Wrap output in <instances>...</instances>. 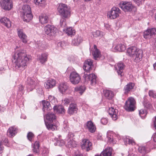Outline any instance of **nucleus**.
<instances>
[{"instance_id": "nucleus-1", "label": "nucleus", "mask_w": 156, "mask_h": 156, "mask_svg": "<svg viewBox=\"0 0 156 156\" xmlns=\"http://www.w3.org/2000/svg\"><path fill=\"white\" fill-rule=\"evenodd\" d=\"M13 58L16 60V68L20 70L24 69L30 59V56L27 54L25 51L21 49L15 51Z\"/></svg>"}, {"instance_id": "nucleus-2", "label": "nucleus", "mask_w": 156, "mask_h": 156, "mask_svg": "<svg viewBox=\"0 0 156 156\" xmlns=\"http://www.w3.org/2000/svg\"><path fill=\"white\" fill-rule=\"evenodd\" d=\"M57 10L59 15L62 18L61 20L60 25L62 27L66 25L65 19L68 18L70 16V9L67 5L60 3L58 5Z\"/></svg>"}, {"instance_id": "nucleus-3", "label": "nucleus", "mask_w": 156, "mask_h": 156, "mask_svg": "<svg viewBox=\"0 0 156 156\" xmlns=\"http://www.w3.org/2000/svg\"><path fill=\"white\" fill-rule=\"evenodd\" d=\"M127 52L132 57L135 62H139L142 60L143 55L141 50L138 49L135 47H132L128 48Z\"/></svg>"}, {"instance_id": "nucleus-4", "label": "nucleus", "mask_w": 156, "mask_h": 156, "mask_svg": "<svg viewBox=\"0 0 156 156\" xmlns=\"http://www.w3.org/2000/svg\"><path fill=\"white\" fill-rule=\"evenodd\" d=\"M136 101L132 97L129 98L126 101L124 106V108L128 112L134 111L135 108Z\"/></svg>"}, {"instance_id": "nucleus-5", "label": "nucleus", "mask_w": 156, "mask_h": 156, "mask_svg": "<svg viewBox=\"0 0 156 156\" xmlns=\"http://www.w3.org/2000/svg\"><path fill=\"white\" fill-rule=\"evenodd\" d=\"M44 30L46 34L49 36H51L55 35L57 29L54 26L48 24L45 27Z\"/></svg>"}, {"instance_id": "nucleus-6", "label": "nucleus", "mask_w": 156, "mask_h": 156, "mask_svg": "<svg viewBox=\"0 0 156 156\" xmlns=\"http://www.w3.org/2000/svg\"><path fill=\"white\" fill-rule=\"evenodd\" d=\"M83 78L85 82H89L91 85H94L96 83V76L93 73L88 75L84 73Z\"/></svg>"}, {"instance_id": "nucleus-7", "label": "nucleus", "mask_w": 156, "mask_h": 156, "mask_svg": "<svg viewBox=\"0 0 156 156\" xmlns=\"http://www.w3.org/2000/svg\"><path fill=\"white\" fill-rule=\"evenodd\" d=\"M1 6L5 11H9L12 8L13 4L11 0H0Z\"/></svg>"}, {"instance_id": "nucleus-8", "label": "nucleus", "mask_w": 156, "mask_h": 156, "mask_svg": "<svg viewBox=\"0 0 156 156\" xmlns=\"http://www.w3.org/2000/svg\"><path fill=\"white\" fill-rule=\"evenodd\" d=\"M69 80L73 84H77L80 82L81 77L77 73L72 72L70 74Z\"/></svg>"}, {"instance_id": "nucleus-9", "label": "nucleus", "mask_w": 156, "mask_h": 156, "mask_svg": "<svg viewBox=\"0 0 156 156\" xmlns=\"http://www.w3.org/2000/svg\"><path fill=\"white\" fill-rule=\"evenodd\" d=\"M119 5L125 12H130L133 8V5L130 2H122L119 3Z\"/></svg>"}, {"instance_id": "nucleus-10", "label": "nucleus", "mask_w": 156, "mask_h": 156, "mask_svg": "<svg viewBox=\"0 0 156 156\" xmlns=\"http://www.w3.org/2000/svg\"><path fill=\"white\" fill-rule=\"evenodd\" d=\"M156 34V28H149L144 32V37L147 39H150Z\"/></svg>"}, {"instance_id": "nucleus-11", "label": "nucleus", "mask_w": 156, "mask_h": 156, "mask_svg": "<svg viewBox=\"0 0 156 156\" xmlns=\"http://www.w3.org/2000/svg\"><path fill=\"white\" fill-rule=\"evenodd\" d=\"M119 9L115 7H113L110 12L108 13V16L111 19H115L119 16L120 13Z\"/></svg>"}, {"instance_id": "nucleus-12", "label": "nucleus", "mask_w": 156, "mask_h": 156, "mask_svg": "<svg viewBox=\"0 0 156 156\" xmlns=\"http://www.w3.org/2000/svg\"><path fill=\"white\" fill-rule=\"evenodd\" d=\"M92 144L88 140L84 139L81 142V147L83 150L88 151L92 149Z\"/></svg>"}, {"instance_id": "nucleus-13", "label": "nucleus", "mask_w": 156, "mask_h": 156, "mask_svg": "<svg viewBox=\"0 0 156 156\" xmlns=\"http://www.w3.org/2000/svg\"><path fill=\"white\" fill-rule=\"evenodd\" d=\"M77 110V105L76 103H72L69 105L68 112L70 115H73L75 113H76Z\"/></svg>"}, {"instance_id": "nucleus-14", "label": "nucleus", "mask_w": 156, "mask_h": 156, "mask_svg": "<svg viewBox=\"0 0 156 156\" xmlns=\"http://www.w3.org/2000/svg\"><path fill=\"white\" fill-rule=\"evenodd\" d=\"M125 66L124 63L122 62H119L117 65L116 68L117 70V73L119 75L121 76H122L124 74L123 73V70L124 69Z\"/></svg>"}, {"instance_id": "nucleus-15", "label": "nucleus", "mask_w": 156, "mask_h": 156, "mask_svg": "<svg viewBox=\"0 0 156 156\" xmlns=\"http://www.w3.org/2000/svg\"><path fill=\"white\" fill-rule=\"evenodd\" d=\"M56 116L52 112H49L46 115V122L52 123V122H55Z\"/></svg>"}, {"instance_id": "nucleus-16", "label": "nucleus", "mask_w": 156, "mask_h": 156, "mask_svg": "<svg viewBox=\"0 0 156 156\" xmlns=\"http://www.w3.org/2000/svg\"><path fill=\"white\" fill-rule=\"evenodd\" d=\"M56 83V81L54 79H49L46 82L44 83V86L46 88L49 89L54 87Z\"/></svg>"}, {"instance_id": "nucleus-17", "label": "nucleus", "mask_w": 156, "mask_h": 156, "mask_svg": "<svg viewBox=\"0 0 156 156\" xmlns=\"http://www.w3.org/2000/svg\"><path fill=\"white\" fill-rule=\"evenodd\" d=\"M27 87L30 91H31L34 89L36 85V82L33 79L30 78L28 79Z\"/></svg>"}, {"instance_id": "nucleus-18", "label": "nucleus", "mask_w": 156, "mask_h": 156, "mask_svg": "<svg viewBox=\"0 0 156 156\" xmlns=\"http://www.w3.org/2000/svg\"><path fill=\"white\" fill-rule=\"evenodd\" d=\"M108 113L114 120H115L117 119V110L113 108H109L108 111Z\"/></svg>"}, {"instance_id": "nucleus-19", "label": "nucleus", "mask_w": 156, "mask_h": 156, "mask_svg": "<svg viewBox=\"0 0 156 156\" xmlns=\"http://www.w3.org/2000/svg\"><path fill=\"white\" fill-rule=\"evenodd\" d=\"M42 104L43 105L42 110L44 112H46L51 109L52 108L49 102L43 100L42 101Z\"/></svg>"}, {"instance_id": "nucleus-20", "label": "nucleus", "mask_w": 156, "mask_h": 156, "mask_svg": "<svg viewBox=\"0 0 156 156\" xmlns=\"http://www.w3.org/2000/svg\"><path fill=\"white\" fill-rule=\"evenodd\" d=\"M18 34L23 43H26L27 42V36L23 33L22 30H20L18 31Z\"/></svg>"}, {"instance_id": "nucleus-21", "label": "nucleus", "mask_w": 156, "mask_h": 156, "mask_svg": "<svg viewBox=\"0 0 156 156\" xmlns=\"http://www.w3.org/2000/svg\"><path fill=\"white\" fill-rule=\"evenodd\" d=\"M86 126L90 132L92 133L95 132L96 130V127L91 121L87 122V123Z\"/></svg>"}, {"instance_id": "nucleus-22", "label": "nucleus", "mask_w": 156, "mask_h": 156, "mask_svg": "<svg viewBox=\"0 0 156 156\" xmlns=\"http://www.w3.org/2000/svg\"><path fill=\"white\" fill-rule=\"evenodd\" d=\"M58 87L60 92L63 94L68 89L69 86L66 83H62L59 84Z\"/></svg>"}, {"instance_id": "nucleus-23", "label": "nucleus", "mask_w": 156, "mask_h": 156, "mask_svg": "<svg viewBox=\"0 0 156 156\" xmlns=\"http://www.w3.org/2000/svg\"><path fill=\"white\" fill-rule=\"evenodd\" d=\"M0 22L7 28H9L11 26V22L9 19L6 17H3L0 20Z\"/></svg>"}, {"instance_id": "nucleus-24", "label": "nucleus", "mask_w": 156, "mask_h": 156, "mask_svg": "<svg viewBox=\"0 0 156 156\" xmlns=\"http://www.w3.org/2000/svg\"><path fill=\"white\" fill-rule=\"evenodd\" d=\"M53 109L55 112L58 114H63L65 112L64 107L62 105L55 106Z\"/></svg>"}, {"instance_id": "nucleus-25", "label": "nucleus", "mask_w": 156, "mask_h": 156, "mask_svg": "<svg viewBox=\"0 0 156 156\" xmlns=\"http://www.w3.org/2000/svg\"><path fill=\"white\" fill-rule=\"evenodd\" d=\"M17 133V129L14 126L10 127L8 131V135L10 137L14 136Z\"/></svg>"}, {"instance_id": "nucleus-26", "label": "nucleus", "mask_w": 156, "mask_h": 156, "mask_svg": "<svg viewBox=\"0 0 156 156\" xmlns=\"http://www.w3.org/2000/svg\"><path fill=\"white\" fill-rule=\"evenodd\" d=\"M112 149L111 147H107L101 152L103 156H112Z\"/></svg>"}, {"instance_id": "nucleus-27", "label": "nucleus", "mask_w": 156, "mask_h": 156, "mask_svg": "<svg viewBox=\"0 0 156 156\" xmlns=\"http://www.w3.org/2000/svg\"><path fill=\"white\" fill-rule=\"evenodd\" d=\"M33 16L31 13H27L26 14H23L22 18L23 20L26 22H29L32 20Z\"/></svg>"}, {"instance_id": "nucleus-28", "label": "nucleus", "mask_w": 156, "mask_h": 156, "mask_svg": "<svg viewBox=\"0 0 156 156\" xmlns=\"http://www.w3.org/2000/svg\"><path fill=\"white\" fill-rule=\"evenodd\" d=\"M82 38L78 35L72 41V44L74 46H78L82 42Z\"/></svg>"}, {"instance_id": "nucleus-29", "label": "nucleus", "mask_w": 156, "mask_h": 156, "mask_svg": "<svg viewBox=\"0 0 156 156\" xmlns=\"http://www.w3.org/2000/svg\"><path fill=\"white\" fill-rule=\"evenodd\" d=\"M39 20L42 24L47 23L48 21V18L45 14H41L39 16Z\"/></svg>"}, {"instance_id": "nucleus-30", "label": "nucleus", "mask_w": 156, "mask_h": 156, "mask_svg": "<svg viewBox=\"0 0 156 156\" xmlns=\"http://www.w3.org/2000/svg\"><path fill=\"white\" fill-rule=\"evenodd\" d=\"M135 84L133 83H130L126 86L124 88L125 93H127L130 91L134 87Z\"/></svg>"}, {"instance_id": "nucleus-31", "label": "nucleus", "mask_w": 156, "mask_h": 156, "mask_svg": "<svg viewBox=\"0 0 156 156\" xmlns=\"http://www.w3.org/2000/svg\"><path fill=\"white\" fill-rule=\"evenodd\" d=\"M104 93L105 97L108 99H111L113 97V93L111 90H105L104 91Z\"/></svg>"}, {"instance_id": "nucleus-32", "label": "nucleus", "mask_w": 156, "mask_h": 156, "mask_svg": "<svg viewBox=\"0 0 156 156\" xmlns=\"http://www.w3.org/2000/svg\"><path fill=\"white\" fill-rule=\"evenodd\" d=\"M66 33L68 36L72 37L75 34L76 31L72 27H69L66 29Z\"/></svg>"}, {"instance_id": "nucleus-33", "label": "nucleus", "mask_w": 156, "mask_h": 156, "mask_svg": "<svg viewBox=\"0 0 156 156\" xmlns=\"http://www.w3.org/2000/svg\"><path fill=\"white\" fill-rule=\"evenodd\" d=\"M47 55L46 53L42 54L39 56L38 58V59L42 64L44 63L47 61Z\"/></svg>"}, {"instance_id": "nucleus-34", "label": "nucleus", "mask_w": 156, "mask_h": 156, "mask_svg": "<svg viewBox=\"0 0 156 156\" xmlns=\"http://www.w3.org/2000/svg\"><path fill=\"white\" fill-rule=\"evenodd\" d=\"M114 49L115 51L121 52L124 51L126 49V47L124 44H119L115 46Z\"/></svg>"}, {"instance_id": "nucleus-35", "label": "nucleus", "mask_w": 156, "mask_h": 156, "mask_svg": "<svg viewBox=\"0 0 156 156\" xmlns=\"http://www.w3.org/2000/svg\"><path fill=\"white\" fill-rule=\"evenodd\" d=\"M38 48L41 50H44L47 47V44L44 41H39L37 43Z\"/></svg>"}, {"instance_id": "nucleus-36", "label": "nucleus", "mask_w": 156, "mask_h": 156, "mask_svg": "<svg viewBox=\"0 0 156 156\" xmlns=\"http://www.w3.org/2000/svg\"><path fill=\"white\" fill-rule=\"evenodd\" d=\"M39 143L38 141H36L34 144L33 148L32 150L34 153H38L39 151Z\"/></svg>"}, {"instance_id": "nucleus-37", "label": "nucleus", "mask_w": 156, "mask_h": 156, "mask_svg": "<svg viewBox=\"0 0 156 156\" xmlns=\"http://www.w3.org/2000/svg\"><path fill=\"white\" fill-rule=\"evenodd\" d=\"M45 125L47 128L49 130H54L56 128V126L55 125L52 124L51 123L46 122L45 121Z\"/></svg>"}, {"instance_id": "nucleus-38", "label": "nucleus", "mask_w": 156, "mask_h": 156, "mask_svg": "<svg viewBox=\"0 0 156 156\" xmlns=\"http://www.w3.org/2000/svg\"><path fill=\"white\" fill-rule=\"evenodd\" d=\"M22 9L23 10V14L31 13L30 7L28 5H23L22 7Z\"/></svg>"}, {"instance_id": "nucleus-39", "label": "nucleus", "mask_w": 156, "mask_h": 156, "mask_svg": "<svg viewBox=\"0 0 156 156\" xmlns=\"http://www.w3.org/2000/svg\"><path fill=\"white\" fill-rule=\"evenodd\" d=\"M144 99L143 105L144 107L147 109L150 108L152 107V105L147 100L146 97H144Z\"/></svg>"}, {"instance_id": "nucleus-40", "label": "nucleus", "mask_w": 156, "mask_h": 156, "mask_svg": "<svg viewBox=\"0 0 156 156\" xmlns=\"http://www.w3.org/2000/svg\"><path fill=\"white\" fill-rule=\"evenodd\" d=\"M147 114V112L146 110L141 109L139 111V115L142 119H144Z\"/></svg>"}, {"instance_id": "nucleus-41", "label": "nucleus", "mask_w": 156, "mask_h": 156, "mask_svg": "<svg viewBox=\"0 0 156 156\" xmlns=\"http://www.w3.org/2000/svg\"><path fill=\"white\" fill-rule=\"evenodd\" d=\"M107 137L109 143L112 144H115V140L113 139V136L111 134H110L109 133H107Z\"/></svg>"}, {"instance_id": "nucleus-42", "label": "nucleus", "mask_w": 156, "mask_h": 156, "mask_svg": "<svg viewBox=\"0 0 156 156\" xmlns=\"http://www.w3.org/2000/svg\"><path fill=\"white\" fill-rule=\"evenodd\" d=\"M93 55L94 58L95 60H98V58H99L100 53L99 50L98 49H96L94 52Z\"/></svg>"}, {"instance_id": "nucleus-43", "label": "nucleus", "mask_w": 156, "mask_h": 156, "mask_svg": "<svg viewBox=\"0 0 156 156\" xmlns=\"http://www.w3.org/2000/svg\"><path fill=\"white\" fill-rule=\"evenodd\" d=\"M68 140V141L67 145L68 147H76V144H75L74 141L73 140H71V139Z\"/></svg>"}, {"instance_id": "nucleus-44", "label": "nucleus", "mask_w": 156, "mask_h": 156, "mask_svg": "<svg viewBox=\"0 0 156 156\" xmlns=\"http://www.w3.org/2000/svg\"><path fill=\"white\" fill-rule=\"evenodd\" d=\"M124 141L126 144H129L133 145V144H135L134 141L133 140L129 138H125L124 139Z\"/></svg>"}, {"instance_id": "nucleus-45", "label": "nucleus", "mask_w": 156, "mask_h": 156, "mask_svg": "<svg viewBox=\"0 0 156 156\" xmlns=\"http://www.w3.org/2000/svg\"><path fill=\"white\" fill-rule=\"evenodd\" d=\"M93 66L87 65V64H84L83 66V69L87 73L89 72L91 70Z\"/></svg>"}, {"instance_id": "nucleus-46", "label": "nucleus", "mask_w": 156, "mask_h": 156, "mask_svg": "<svg viewBox=\"0 0 156 156\" xmlns=\"http://www.w3.org/2000/svg\"><path fill=\"white\" fill-rule=\"evenodd\" d=\"M56 142L54 144L55 145H58L59 146H62L65 144V142L63 140H58L57 139Z\"/></svg>"}, {"instance_id": "nucleus-47", "label": "nucleus", "mask_w": 156, "mask_h": 156, "mask_svg": "<svg viewBox=\"0 0 156 156\" xmlns=\"http://www.w3.org/2000/svg\"><path fill=\"white\" fill-rule=\"evenodd\" d=\"M148 94L150 97H151L154 98H156V92L154 91L149 90Z\"/></svg>"}, {"instance_id": "nucleus-48", "label": "nucleus", "mask_w": 156, "mask_h": 156, "mask_svg": "<svg viewBox=\"0 0 156 156\" xmlns=\"http://www.w3.org/2000/svg\"><path fill=\"white\" fill-rule=\"evenodd\" d=\"M138 151L144 154L147 152L144 147H140L138 148Z\"/></svg>"}, {"instance_id": "nucleus-49", "label": "nucleus", "mask_w": 156, "mask_h": 156, "mask_svg": "<svg viewBox=\"0 0 156 156\" xmlns=\"http://www.w3.org/2000/svg\"><path fill=\"white\" fill-rule=\"evenodd\" d=\"M93 61L91 59H88L87 61H86L84 63V64L87 65H89L91 66H93Z\"/></svg>"}, {"instance_id": "nucleus-50", "label": "nucleus", "mask_w": 156, "mask_h": 156, "mask_svg": "<svg viewBox=\"0 0 156 156\" xmlns=\"http://www.w3.org/2000/svg\"><path fill=\"white\" fill-rule=\"evenodd\" d=\"M49 101L52 103L53 104L55 102V99L54 96L49 95L48 97Z\"/></svg>"}, {"instance_id": "nucleus-51", "label": "nucleus", "mask_w": 156, "mask_h": 156, "mask_svg": "<svg viewBox=\"0 0 156 156\" xmlns=\"http://www.w3.org/2000/svg\"><path fill=\"white\" fill-rule=\"evenodd\" d=\"M34 134L31 133L30 132L27 134V137L28 139L30 141H31L33 137H34Z\"/></svg>"}, {"instance_id": "nucleus-52", "label": "nucleus", "mask_w": 156, "mask_h": 156, "mask_svg": "<svg viewBox=\"0 0 156 156\" xmlns=\"http://www.w3.org/2000/svg\"><path fill=\"white\" fill-rule=\"evenodd\" d=\"M34 2L36 5H40L44 3L45 2V0H34Z\"/></svg>"}, {"instance_id": "nucleus-53", "label": "nucleus", "mask_w": 156, "mask_h": 156, "mask_svg": "<svg viewBox=\"0 0 156 156\" xmlns=\"http://www.w3.org/2000/svg\"><path fill=\"white\" fill-rule=\"evenodd\" d=\"M101 123L103 125H106L108 122V120L106 118H102L101 120Z\"/></svg>"}, {"instance_id": "nucleus-54", "label": "nucleus", "mask_w": 156, "mask_h": 156, "mask_svg": "<svg viewBox=\"0 0 156 156\" xmlns=\"http://www.w3.org/2000/svg\"><path fill=\"white\" fill-rule=\"evenodd\" d=\"M71 99L70 98H66L63 101L64 104L68 105L71 102Z\"/></svg>"}, {"instance_id": "nucleus-55", "label": "nucleus", "mask_w": 156, "mask_h": 156, "mask_svg": "<svg viewBox=\"0 0 156 156\" xmlns=\"http://www.w3.org/2000/svg\"><path fill=\"white\" fill-rule=\"evenodd\" d=\"M133 1L137 5L139 6L142 4V2H144V0H133Z\"/></svg>"}, {"instance_id": "nucleus-56", "label": "nucleus", "mask_w": 156, "mask_h": 156, "mask_svg": "<svg viewBox=\"0 0 156 156\" xmlns=\"http://www.w3.org/2000/svg\"><path fill=\"white\" fill-rule=\"evenodd\" d=\"M42 154L43 156H47L48 154V151L46 148L44 149L42 151Z\"/></svg>"}, {"instance_id": "nucleus-57", "label": "nucleus", "mask_w": 156, "mask_h": 156, "mask_svg": "<svg viewBox=\"0 0 156 156\" xmlns=\"http://www.w3.org/2000/svg\"><path fill=\"white\" fill-rule=\"evenodd\" d=\"M94 34L95 37L101 36L102 35V33L100 31L97 30Z\"/></svg>"}, {"instance_id": "nucleus-58", "label": "nucleus", "mask_w": 156, "mask_h": 156, "mask_svg": "<svg viewBox=\"0 0 156 156\" xmlns=\"http://www.w3.org/2000/svg\"><path fill=\"white\" fill-rule=\"evenodd\" d=\"M74 156H83L82 153L78 150L75 152V155Z\"/></svg>"}, {"instance_id": "nucleus-59", "label": "nucleus", "mask_w": 156, "mask_h": 156, "mask_svg": "<svg viewBox=\"0 0 156 156\" xmlns=\"http://www.w3.org/2000/svg\"><path fill=\"white\" fill-rule=\"evenodd\" d=\"M74 136V134L72 133H69L68 135V137L69 138V140H71V138H72Z\"/></svg>"}, {"instance_id": "nucleus-60", "label": "nucleus", "mask_w": 156, "mask_h": 156, "mask_svg": "<svg viewBox=\"0 0 156 156\" xmlns=\"http://www.w3.org/2000/svg\"><path fill=\"white\" fill-rule=\"evenodd\" d=\"M4 147L2 143L0 142V153H2Z\"/></svg>"}, {"instance_id": "nucleus-61", "label": "nucleus", "mask_w": 156, "mask_h": 156, "mask_svg": "<svg viewBox=\"0 0 156 156\" xmlns=\"http://www.w3.org/2000/svg\"><path fill=\"white\" fill-rule=\"evenodd\" d=\"M152 137L153 138V139L154 141L155 142H156V133H154L153 136Z\"/></svg>"}, {"instance_id": "nucleus-62", "label": "nucleus", "mask_w": 156, "mask_h": 156, "mask_svg": "<svg viewBox=\"0 0 156 156\" xmlns=\"http://www.w3.org/2000/svg\"><path fill=\"white\" fill-rule=\"evenodd\" d=\"M154 126L156 129V116L154 117Z\"/></svg>"}, {"instance_id": "nucleus-63", "label": "nucleus", "mask_w": 156, "mask_h": 156, "mask_svg": "<svg viewBox=\"0 0 156 156\" xmlns=\"http://www.w3.org/2000/svg\"><path fill=\"white\" fill-rule=\"evenodd\" d=\"M19 90L20 91H22L23 89V87L22 85H20L19 86Z\"/></svg>"}, {"instance_id": "nucleus-64", "label": "nucleus", "mask_w": 156, "mask_h": 156, "mask_svg": "<svg viewBox=\"0 0 156 156\" xmlns=\"http://www.w3.org/2000/svg\"><path fill=\"white\" fill-rule=\"evenodd\" d=\"M81 87H76L75 88V90L76 91H80L81 90Z\"/></svg>"}]
</instances>
